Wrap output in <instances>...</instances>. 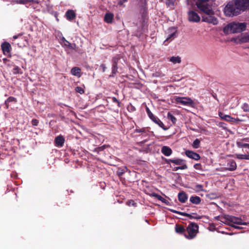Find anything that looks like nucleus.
<instances>
[{
	"mask_svg": "<svg viewBox=\"0 0 249 249\" xmlns=\"http://www.w3.org/2000/svg\"><path fill=\"white\" fill-rule=\"evenodd\" d=\"M247 24L246 23L231 22L224 28V32L226 33H240L246 29Z\"/></svg>",
	"mask_w": 249,
	"mask_h": 249,
	"instance_id": "obj_1",
	"label": "nucleus"
},
{
	"mask_svg": "<svg viewBox=\"0 0 249 249\" xmlns=\"http://www.w3.org/2000/svg\"><path fill=\"white\" fill-rule=\"evenodd\" d=\"M221 221L222 222L229 226L230 225H234L233 224L241 225H249V223L242 222V220L241 218L232 215H225L221 217Z\"/></svg>",
	"mask_w": 249,
	"mask_h": 249,
	"instance_id": "obj_2",
	"label": "nucleus"
},
{
	"mask_svg": "<svg viewBox=\"0 0 249 249\" xmlns=\"http://www.w3.org/2000/svg\"><path fill=\"white\" fill-rule=\"evenodd\" d=\"M241 10H242L236 5L235 2H230L225 6L224 13L226 16L231 17L239 15Z\"/></svg>",
	"mask_w": 249,
	"mask_h": 249,
	"instance_id": "obj_3",
	"label": "nucleus"
},
{
	"mask_svg": "<svg viewBox=\"0 0 249 249\" xmlns=\"http://www.w3.org/2000/svg\"><path fill=\"white\" fill-rule=\"evenodd\" d=\"M188 234L184 233V236L188 239L194 238L198 232V226L196 223L190 222L186 228Z\"/></svg>",
	"mask_w": 249,
	"mask_h": 249,
	"instance_id": "obj_4",
	"label": "nucleus"
},
{
	"mask_svg": "<svg viewBox=\"0 0 249 249\" xmlns=\"http://www.w3.org/2000/svg\"><path fill=\"white\" fill-rule=\"evenodd\" d=\"M175 100V103L178 104H181V105L191 107H195L196 106V103L194 101L189 97H176Z\"/></svg>",
	"mask_w": 249,
	"mask_h": 249,
	"instance_id": "obj_5",
	"label": "nucleus"
},
{
	"mask_svg": "<svg viewBox=\"0 0 249 249\" xmlns=\"http://www.w3.org/2000/svg\"><path fill=\"white\" fill-rule=\"evenodd\" d=\"M196 5L204 15L214 14L211 6L207 3L196 2Z\"/></svg>",
	"mask_w": 249,
	"mask_h": 249,
	"instance_id": "obj_6",
	"label": "nucleus"
},
{
	"mask_svg": "<svg viewBox=\"0 0 249 249\" xmlns=\"http://www.w3.org/2000/svg\"><path fill=\"white\" fill-rule=\"evenodd\" d=\"M146 111L150 119L152 120L155 123L157 124L159 126L163 128L164 130H166L167 128L164 127V125L163 123L157 117L154 116L150 110V109L146 107Z\"/></svg>",
	"mask_w": 249,
	"mask_h": 249,
	"instance_id": "obj_7",
	"label": "nucleus"
},
{
	"mask_svg": "<svg viewBox=\"0 0 249 249\" xmlns=\"http://www.w3.org/2000/svg\"><path fill=\"white\" fill-rule=\"evenodd\" d=\"M202 21L213 25H216L218 23L217 19L214 16V14H206L202 16Z\"/></svg>",
	"mask_w": 249,
	"mask_h": 249,
	"instance_id": "obj_8",
	"label": "nucleus"
},
{
	"mask_svg": "<svg viewBox=\"0 0 249 249\" xmlns=\"http://www.w3.org/2000/svg\"><path fill=\"white\" fill-rule=\"evenodd\" d=\"M188 20L192 22H198L200 20V17L194 11L191 10L188 12Z\"/></svg>",
	"mask_w": 249,
	"mask_h": 249,
	"instance_id": "obj_9",
	"label": "nucleus"
},
{
	"mask_svg": "<svg viewBox=\"0 0 249 249\" xmlns=\"http://www.w3.org/2000/svg\"><path fill=\"white\" fill-rule=\"evenodd\" d=\"M235 41L239 43L249 42V32L241 34L235 39Z\"/></svg>",
	"mask_w": 249,
	"mask_h": 249,
	"instance_id": "obj_10",
	"label": "nucleus"
},
{
	"mask_svg": "<svg viewBox=\"0 0 249 249\" xmlns=\"http://www.w3.org/2000/svg\"><path fill=\"white\" fill-rule=\"evenodd\" d=\"M227 167L223 168V170H228L231 171H233L236 170L237 167V165L236 162L233 160H228Z\"/></svg>",
	"mask_w": 249,
	"mask_h": 249,
	"instance_id": "obj_11",
	"label": "nucleus"
},
{
	"mask_svg": "<svg viewBox=\"0 0 249 249\" xmlns=\"http://www.w3.org/2000/svg\"><path fill=\"white\" fill-rule=\"evenodd\" d=\"M235 4L242 10H244L249 6V0H235Z\"/></svg>",
	"mask_w": 249,
	"mask_h": 249,
	"instance_id": "obj_12",
	"label": "nucleus"
},
{
	"mask_svg": "<svg viewBox=\"0 0 249 249\" xmlns=\"http://www.w3.org/2000/svg\"><path fill=\"white\" fill-rule=\"evenodd\" d=\"M65 140L64 137L60 135L55 137L54 141V145L58 147H62L64 144Z\"/></svg>",
	"mask_w": 249,
	"mask_h": 249,
	"instance_id": "obj_13",
	"label": "nucleus"
},
{
	"mask_svg": "<svg viewBox=\"0 0 249 249\" xmlns=\"http://www.w3.org/2000/svg\"><path fill=\"white\" fill-rule=\"evenodd\" d=\"M185 154L188 158L196 160H198L200 159V156L198 154L191 150H186Z\"/></svg>",
	"mask_w": 249,
	"mask_h": 249,
	"instance_id": "obj_14",
	"label": "nucleus"
},
{
	"mask_svg": "<svg viewBox=\"0 0 249 249\" xmlns=\"http://www.w3.org/2000/svg\"><path fill=\"white\" fill-rule=\"evenodd\" d=\"M218 114L221 119L227 122H235L237 121V119L231 117L230 115H225L224 113L221 112H219ZM237 120H239V119H237Z\"/></svg>",
	"mask_w": 249,
	"mask_h": 249,
	"instance_id": "obj_15",
	"label": "nucleus"
},
{
	"mask_svg": "<svg viewBox=\"0 0 249 249\" xmlns=\"http://www.w3.org/2000/svg\"><path fill=\"white\" fill-rule=\"evenodd\" d=\"M62 45L64 47L71 50H75L76 47L75 44L71 43L70 42L67 41L64 37H63L62 39Z\"/></svg>",
	"mask_w": 249,
	"mask_h": 249,
	"instance_id": "obj_16",
	"label": "nucleus"
},
{
	"mask_svg": "<svg viewBox=\"0 0 249 249\" xmlns=\"http://www.w3.org/2000/svg\"><path fill=\"white\" fill-rule=\"evenodd\" d=\"M166 162L167 163H170V162H171L178 165H183V164H186L185 163V161L183 160L180 159L168 160L166 159Z\"/></svg>",
	"mask_w": 249,
	"mask_h": 249,
	"instance_id": "obj_17",
	"label": "nucleus"
},
{
	"mask_svg": "<svg viewBox=\"0 0 249 249\" xmlns=\"http://www.w3.org/2000/svg\"><path fill=\"white\" fill-rule=\"evenodd\" d=\"M170 211H171V212H173V213H178V214H180L181 215H182V216H186L188 217V218H189L191 219H193V218H195V219H200V216H198V217L194 216H192L191 214H189V213H185L178 212V211H176V210H170Z\"/></svg>",
	"mask_w": 249,
	"mask_h": 249,
	"instance_id": "obj_18",
	"label": "nucleus"
},
{
	"mask_svg": "<svg viewBox=\"0 0 249 249\" xmlns=\"http://www.w3.org/2000/svg\"><path fill=\"white\" fill-rule=\"evenodd\" d=\"M161 152L165 156H169L173 153L171 148L167 146H162L161 149Z\"/></svg>",
	"mask_w": 249,
	"mask_h": 249,
	"instance_id": "obj_19",
	"label": "nucleus"
},
{
	"mask_svg": "<svg viewBox=\"0 0 249 249\" xmlns=\"http://www.w3.org/2000/svg\"><path fill=\"white\" fill-rule=\"evenodd\" d=\"M175 231L177 233L180 234H183L186 233L185 231L186 230L185 229L183 225L180 224H176L175 227Z\"/></svg>",
	"mask_w": 249,
	"mask_h": 249,
	"instance_id": "obj_20",
	"label": "nucleus"
},
{
	"mask_svg": "<svg viewBox=\"0 0 249 249\" xmlns=\"http://www.w3.org/2000/svg\"><path fill=\"white\" fill-rule=\"evenodd\" d=\"M1 47L4 54L8 53H10L11 49V47L9 43L4 42L1 44Z\"/></svg>",
	"mask_w": 249,
	"mask_h": 249,
	"instance_id": "obj_21",
	"label": "nucleus"
},
{
	"mask_svg": "<svg viewBox=\"0 0 249 249\" xmlns=\"http://www.w3.org/2000/svg\"><path fill=\"white\" fill-rule=\"evenodd\" d=\"M187 198L188 196L184 191H181L178 194V199L180 202L185 203Z\"/></svg>",
	"mask_w": 249,
	"mask_h": 249,
	"instance_id": "obj_22",
	"label": "nucleus"
},
{
	"mask_svg": "<svg viewBox=\"0 0 249 249\" xmlns=\"http://www.w3.org/2000/svg\"><path fill=\"white\" fill-rule=\"evenodd\" d=\"M190 201L192 203L197 205L201 203V199L198 196H193L190 197Z\"/></svg>",
	"mask_w": 249,
	"mask_h": 249,
	"instance_id": "obj_23",
	"label": "nucleus"
},
{
	"mask_svg": "<svg viewBox=\"0 0 249 249\" xmlns=\"http://www.w3.org/2000/svg\"><path fill=\"white\" fill-rule=\"evenodd\" d=\"M150 196L156 197L159 200L161 201V202L165 204H168V201L167 200H166L164 198H163V197H162L161 196H160V195L157 193H153L150 195Z\"/></svg>",
	"mask_w": 249,
	"mask_h": 249,
	"instance_id": "obj_24",
	"label": "nucleus"
},
{
	"mask_svg": "<svg viewBox=\"0 0 249 249\" xmlns=\"http://www.w3.org/2000/svg\"><path fill=\"white\" fill-rule=\"evenodd\" d=\"M81 69L78 67H73L71 70V73L72 75L78 77H80Z\"/></svg>",
	"mask_w": 249,
	"mask_h": 249,
	"instance_id": "obj_25",
	"label": "nucleus"
},
{
	"mask_svg": "<svg viewBox=\"0 0 249 249\" xmlns=\"http://www.w3.org/2000/svg\"><path fill=\"white\" fill-rule=\"evenodd\" d=\"M67 18L70 20L73 19L75 17V14L72 10H68L66 14Z\"/></svg>",
	"mask_w": 249,
	"mask_h": 249,
	"instance_id": "obj_26",
	"label": "nucleus"
},
{
	"mask_svg": "<svg viewBox=\"0 0 249 249\" xmlns=\"http://www.w3.org/2000/svg\"><path fill=\"white\" fill-rule=\"evenodd\" d=\"M113 15L111 13H107L105 16V21L107 23H111L112 21Z\"/></svg>",
	"mask_w": 249,
	"mask_h": 249,
	"instance_id": "obj_27",
	"label": "nucleus"
},
{
	"mask_svg": "<svg viewBox=\"0 0 249 249\" xmlns=\"http://www.w3.org/2000/svg\"><path fill=\"white\" fill-rule=\"evenodd\" d=\"M11 102L15 103L17 102V99L13 97H9L5 102V104L6 107V108H8L9 104Z\"/></svg>",
	"mask_w": 249,
	"mask_h": 249,
	"instance_id": "obj_28",
	"label": "nucleus"
},
{
	"mask_svg": "<svg viewBox=\"0 0 249 249\" xmlns=\"http://www.w3.org/2000/svg\"><path fill=\"white\" fill-rule=\"evenodd\" d=\"M244 141L240 140L239 141H237L236 144L238 147L243 148V147H247L249 148V144L247 143H244Z\"/></svg>",
	"mask_w": 249,
	"mask_h": 249,
	"instance_id": "obj_29",
	"label": "nucleus"
},
{
	"mask_svg": "<svg viewBox=\"0 0 249 249\" xmlns=\"http://www.w3.org/2000/svg\"><path fill=\"white\" fill-rule=\"evenodd\" d=\"M170 61L174 64L180 63L181 62V58L178 56H172L170 58Z\"/></svg>",
	"mask_w": 249,
	"mask_h": 249,
	"instance_id": "obj_30",
	"label": "nucleus"
},
{
	"mask_svg": "<svg viewBox=\"0 0 249 249\" xmlns=\"http://www.w3.org/2000/svg\"><path fill=\"white\" fill-rule=\"evenodd\" d=\"M173 30H174V31L171 33V34L169 35V36L167 37L166 39L165 40L164 42L169 40L170 39H173L176 37V34L177 31L175 30L174 29H173Z\"/></svg>",
	"mask_w": 249,
	"mask_h": 249,
	"instance_id": "obj_31",
	"label": "nucleus"
},
{
	"mask_svg": "<svg viewBox=\"0 0 249 249\" xmlns=\"http://www.w3.org/2000/svg\"><path fill=\"white\" fill-rule=\"evenodd\" d=\"M167 118L170 120L173 124H175L177 122V119L174 117L172 114L170 112H168L167 114Z\"/></svg>",
	"mask_w": 249,
	"mask_h": 249,
	"instance_id": "obj_32",
	"label": "nucleus"
},
{
	"mask_svg": "<svg viewBox=\"0 0 249 249\" xmlns=\"http://www.w3.org/2000/svg\"><path fill=\"white\" fill-rule=\"evenodd\" d=\"M200 141L198 139H196L194 142L192 144V146L193 148L197 149L200 147Z\"/></svg>",
	"mask_w": 249,
	"mask_h": 249,
	"instance_id": "obj_33",
	"label": "nucleus"
},
{
	"mask_svg": "<svg viewBox=\"0 0 249 249\" xmlns=\"http://www.w3.org/2000/svg\"><path fill=\"white\" fill-rule=\"evenodd\" d=\"M106 145H104L102 146L98 147L94 149L93 150V152H97L98 154L100 153L101 151H103L106 148Z\"/></svg>",
	"mask_w": 249,
	"mask_h": 249,
	"instance_id": "obj_34",
	"label": "nucleus"
},
{
	"mask_svg": "<svg viewBox=\"0 0 249 249\" xmlns=\"http://www.w3.org/2000/svg\"><path fill=\"white\" fill-rule=\"evenodd\" d=\"M188 168L186 164H183V165H181L180 166L176 167L174 168V171H177L179 169L180 170H184Z\"/></svg>",
	"mask_w": 249,
	"mask_h": 249,
	"instance_id": "obj_35",
	"label": "nucleus"
},
{
	"mask_svg": "<svg viewBox=\"0 0 249 249\" xmlns=\"http://www.w3.org/2000/svg\"><path fill=\"white\" fill-rule=\"evenodd\" d=\"M194 190L196 192L203 191V185H200V184H197L195 186Z\"/></svg>",
	"mask_w": 249,
	"mask_h": 249,
	"instance_id": "obj_36",
	"label": "nucleus"
},
{
	"mask_svg": "<svg viewBox=\"0 0 249 249\" xmlns=\"http://www.w3.org/2000/svg\"><path fill=\"white\" fill-rule=\"evenodd\" d=\"M127 109L129 112H134L136 110L135 107L132 105V104H130L129 105H128L127 107Z\"/></svg>",
	"mask_w": 249,
	"mask_h": 249,
	"instance_id": "obj_37",
	"label": "nucleus"
},
{
	"mask_svg": "<svg viewBox=\"0 0 249 249\" xmlns=\"http://www.w3.org/2000/svg\"><path fill=\"white\" fill-rule=\"evenodd\" d=\"M135 132H137V133H144L147 134V131L146 129L145 128H142L141 129H137V128L135 130Z\"/></svg>",
	"mask_w": 249,
	"mask_h": 249,
	"instance_id": "obj_38",
	"label": "nucleus"
},
{
	"mask_svg": "<svg viewBox=\"0 0 249 249\" xmlns=\"http://www.w3.org/2000/svg\"><path fill=\"white\" fill-rule=\"evenodd\" d=\"M242 108L245 112H249V106L247 103H244L243 104Z\"/></svg>",
	"mask_w": 249,
	"mask_h": 249,
	"instance_id": "obj_39",
	"label": "nucleus"
},
{
	"mask_svg": "<svg viewBox=\"0 0 249 249\" xmlns=\"http://www.w3.org/2000/svg\"><path fill=\"white\" fill-rule=\"evenodd\" d=\"M75 91L79 93H82L84 92V89L80 87H77L75 89Z\"/></svg>",
	"mask_w": 249,
	"mask_h": 249,
	"instance_id": "obj_40",
	"label": "nucleus"
},
{
	"mask_svg": "<svg viewBox=\"0 0 249 249\" xmlns=\"http://www.w3.org/2000/svg\"><path fill=\"white\" fill-rule=\"evenodd\" d=\"M126 204L128 205V206H131V205H132V206H136V203H135V202L134 201V200H129L127 201L126 202Z\"/></svg>",
	"mask_w": 249,
	"mask_h": 249,
	"instance_id": "obj_41",
	"label": "nucleus"
},
{
	"mask_svg": "<svg viewBox=\"0 0 249 249\" xmlns=\"http://www.w3.org/2000/svg\"><path fill=\"white\" fill-rule=\"evenodd\" d=\"M194 167L197 170H202V165L200 163H196L194 165Z\"/></svg>",
	"mask_w": 249,
	"mask_h": 249,
	"instance_id": "obj_42",
	"label": "nucleus"
},
{
	"mask_svg": "<svg viewBox=\"0 0 249 249\" xmlns=\"http://www.w3.org/2000/svg\"><path fill=\"white\" fill-rule=\"evenodd\" d=\"M21 70L18 67H15L13 70V72L14 74L20 73Z\"/></svg>",
	"mask_w": 249,
	"mask_h": 249,
	"instance_id": "obj_43",
	"label": "nucleus"
},
{
	"mask_svg": "<svg viewBox=\"0 0 249 249\" xmlns=\"http://www.w3.org/2000/svg\"><path fill=\"white\" fill-rule=\"evenodd\" d=\"M39 123L38 120L36 119H33L31 121V124L33 126H37Z\"/></svg>",
	"mask_w": 249,
	"mask_h": 249,
	"instance_id": "obj_44",
	"label": "nucleus"
},
{
	"mask_svg": "<svg viewBox=\"0 0 249 249\" xmlns=\"http://www.w3.org/2000/svg\"><path fill=\"white\" fill-rule=\"evenodd\" d=\"M236 158L238 159H245L246 157V155H243V154H236Z\"/></svg>",
	"mask_w": 249,
	"mask_h": 249,
	"instance_id": "obj_45",
	"label": "nucleus"
},
{
	"mask_svg": "<svg viewBox=\"0 0 249 249\" xmlns=\"http://www.w3.org/2000/svg\"><path fill=\"white\" fill-rule=\"evenodd\" d=\"M117 70V64L115 62L112 66V72L113 73H115Z\"/></svg>",
	"mask_w": 249,
	"mask_h": 249,
	"instance_id": "obj_46",
	"label": "nucleus"
},
{
	"mask_svg": "<svg viewBox=\"0 0 249 249\" xmlns=\"http://www.w3.org/2000/svg\"><path fill=\"white\" fill-rule=\"evenodd\" d=\"M165 3L168 6H169L170 5H173L174 4L173 0H166Z\"/></svg>",
	"mask_w": 249,
	"mask_h": 249,
	"instance_id": "obj_47",
	"label": "nucleus"
},
{
	"mask_svg": "<svg viewBox=\"0 0 249 249\" xmlns=\"http://www.w3.org/2000/svg\"><path fill=\"white\" fill-rule=\"evenodd\" d=\"M124 172L123 170H118L117 171V175L119 177H121L123 174H124Z\"/></svg>",
	"mask_w": 249,
	"mask_h": 249,
	"instance_id": "obj_48",
	"label": "nucleus"
},
{
	"mask_svg": "<svg viewBox=\"0 0 249 249\" xmlns=\"http://www.w3.org/2000/svg\"><path fill=\"white\" fill-rule=\"evenodd\" d=\"M25 1H26V3H27L28 2H32L33 3H38L39 2L37 0H25Z\"/></svg>",
	"mask_w": 249,
	"mask_h": 249,
	"instance_id": "obj_49",
	"label": "nucleus"
},
{
	"mask_svg": "<svg viewBox=\"0 0 249 249\" xmlns=\"http://www.w3.org/2000/svg\"><path fill=\"white\" fill-rule=\"evenodd\" d=\"M230 226L235 228V229H243L242 227H239L238 226H235L234 225H230Z\"/></svg>",
	"mask_w": 249,
	"mask_h": 249,
	"instance_id": "obj_50",
	"label": "nucleus"
},
{
	"mask_svg": "<svg viewBox=\"0 0 249 249\" xmlns=\"http://www.w3.org/2000/svg\"><path fill=\"white\" fill-rule=\"evenodd\" d=\"M101 69H102V71L104 72L106 70V67L105 66V64H102L100 66Z\"/></svg>",
	"mask_w": 249,
	"mask_h": 249,
	"instance_id": "obj_51",
	"label": "nucleus"
},
{
	"mask_svg": "<svg viewBox=\"0 0 249 249\" xmlns=\"http://www.w3.org/2000/svg\"><path fill=\"white\" fill-rule=\"evenodd\" d=\"M112 100L114 102H116L118 104V106H120V102L115 97L112 98Z\"/></svg>",
	"mask_w": 249,
	"mask_h": 249,
	"instance_id": "obj_52",
	"label": "nucleus"
},
{
	"mask_svg": "<svg viewBox=\"0 0 249 249\" xmlns=\"http://www.w3.org/2000/svg\"><path fill=\"white\" fill-rule=\"evenodd\" d=\"M241 141L249 142V137L245 138L241 140Z\"/></svg>",
	"mask_w": 249,
	"mask_h": 249,
	"instance_id": "obj_53",
	"label": "nucleus"
},
{
	"mask_svg": "<svg viewBox=\"0 0 249 249\" xmlns=\"http://www.w3.org/2000/svg\"><path fill=\"white\" fill-rule=\"evenodd\" d=\"M209 0H198V1L197 2H203V3H206V2L208 1Z\"/></svg>",
	"mask_w": 249,
	"mask_h": 249,
	"instance_id": "obj_54",
	"label": "nucleus"
},
{
	"mask_svg": "<svg viewBox=\"0 0 249 249\" xmlns=\"http://www.w3.org/2000/svg\"><path fill=\"white\" fill-rule=\"evenodd\" d=\"M126 0H123V1H120L119 2V3L120 4H122L123 3V2H125V1H126Z\"/></svg>",
	"mask_w": 249,
	"mask_h": 249,
	"instance_id": "obj_55",
	"label": "nucleus"
},
{
	"mask_svg": "<svg viewBox=\"0 0 249 249\" xmlns=\"http://www.w3.org/2000/svg\"><path fill=\"white\" fill-rule=\"evenodd\" d=\"M20 3H22V4H26V1H25V0H21Z\"/></svg>",
	"mask_w": 249,
	"mask_h": 249,
	"instance_id": "obj_56",
	"label": "nucleus"
},
{
	"mask_svg": "<svg viewBox=\"0 0 249 249\" xmlns=\"http://www.w3.org/2000/svg\"><path fill=\"white\" fill-rule=\"evenodd\" d=\"M246 160H249V154L246 155Z\"/></svg>",
	"mask_w": 249,
	"mask_h": 249,
	"instance_id": "obj_57",
	"label": "nucleus"
},
{
	"mask_svg": "<svg viewBox=\"0 0 249 249\" xmlns=\"http://www.w3.org/2000/svg\"><path fill=\"white\" fill-rule=\"evenodd\" d=\"M18 36H13V38L14 39H16L18 38Z\"/></svg>",
	"mask_w": 249,
	"mask_h": 249,
	"instance_id": "obj_58",
	"label": "nucleus"
},
{
	"mask_svg": "<svg viewBox=\"0 0 249 249\" xmlns=\"http://www.w3.org/2000/svg\"><path fill=\"white\" fill-rule=\"evenodd\" d=\"M213 97L215 98L214 95V94H213Z\"/></svg>",
	"mask_w": 249,
	"mask_h": 249,
	"instance_id": "obj_59",
	"label": "nucleus"
}]
</instances>
